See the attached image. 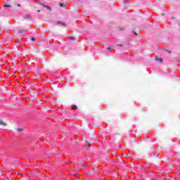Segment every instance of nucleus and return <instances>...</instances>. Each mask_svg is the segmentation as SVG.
<instances>
[{
  "instance_id": "f257e3e1",
  "label": "nucleus",
  "mask_w": 180,
  "mask_h": 180,
  "mask_svg": "<svg viewBox=\"0 0 180 180\" xmlns=\"http://www.w3.org/2000/svg\"><path fill=\"white\" fill-rule=\"evenodd\" d=\"M13 8H15V9H19L20 8V4L18 3H13V5H11Z\"/></svg>"
},
{
  "instance_id": "f03ea898",
  "label": "nucleus",
  "mask_w": 180,
  "mask_h": 180,
  "mask_svg": "<svg viewBox=\"0 0 180 180\" xmlns=\"http://www.w3.org/2000/svg\"><path fill=\"white\" fill-rule=\"evenodd\" d=\"M57 24L58 25H62L63 26H65V27L67 26V24L65 22L58 21Z\"/></svg>"
},
{
  "instance_id": "7ed1b4c3",
  "label": "nucleus",
  "mask_w": 180,
  "mask_h": 180,
  "mask_svg": "<svg viewBox=\"0 0 180 180\" xmlns=\"http://www.w3.org/2000/svg\"><path fill=\"white\" fill-rule=\"evenodd\" d=\"M0 125L6 126V122H4L3 120H0Z\"/></svg>"
},
{
  "instance_id": "20e7f679",
  "label": "nucleus",
  "mask_w": 180,
  "mask_h": 180,
  "mask_svg": "<svg viewBox=\"0 0 180 180\" xmlns=\"http://www.w3.org/2000/svg\"><path fill=\"white\" fill-rule=\"evenodd\" d=\"M155 60L157 61H160V63H162V58L158 57V56H155Z\"/></svg>"
},
{
  "instance_id": "39448f33",
  "label": "nucleus",
  "mask_w": 180,
  "mask_h": 180,
  "mask_svg": "<svg viewBox=\"0 0 180 180\" xmlns=\"http://www.w3.org/2000/svg\"><path fill=\"white\" fill-rule=\"evenodd\" d=\"M3 6H4V8H13V6H12V5H6V4H5Z\"/></svg>"
},
{
  "instance_id": "423d86ee",
  "label": "nucleus",
  "mask_w": 180,
  "mask_h": 180,
  "mask_svg": "<svg viewBox=\"0 0 180 180\" xmlns=\"http://www.w3.org/2000/svg\"><path fill=\"white\" fill-rule=\"evenodd\" d=\"M25 31L23 30H19L17 31V33H18V34H20L23 33Z\"/></svg>"
},
{
  "instance_id": "0eeeda50",
  "label": "nucleus",
  "mask_w": 180,
  "mask_h": 180,
  "mask_svg": "<svg viewBox=\"0 0 180 180\" xmlns=\"http://www.w3.org/2000/svg\"><path fill=\"white\" fill-rule=\"evenodd\" d=\"M118 30H119L120 32H124V28L121 27H118Z\"/></svg>"
},
{
  "instance_id": "6e6552de",
  "label": "nucleus",
  "mask_w": 180,
  "mask_h": 180,
  "mask_svg": "<svg viewBox=\"0 0 180 180\" xmlns=\"http://www.w3.org/2000/svg\"><path fill=\"white\" fill-rule=\"evenodd\" d=\"M25 19H32V15H27L25 17Z\"/></svg>"
},
{
  "instance_id": "1a4fd4ad",
  "label": "nucleus",
  "mask_w": 180,
  "mask_h": 180,
  "mask_svg": "<svg viewBox=\"0 0 180 180\" xmlns=\"http://www.w3.org/2000/svg\"><path fill=\"white\" fill-rule=\"evenodd\" d=\"M17 131H18V133H21V131H23V128H18Z\"/></svg>"
},
{
  "instance_id": "9d476101",
  "label": "nucleus",
  "mask_w": 180,
  "mask_h": 180,
  "mask_svg": "<svg viewBox=\"0 0 180 180\" xmlns=\"http://www.w3.org/2000/svg\"><path fill=\"white\" fill-rule=\"evenodd\" d=\"M72 109H73V110H77V105H72Z\"/></svg>"
},
{
  "instance_id": "9b49d317",
  "label": "nucleus",
  "mask_w": 180,
  "mask_h": 180,
  "mask_svg": "<svg viewBox=\"0 0 180 180\" xmlns=\"http://www.w3.org/2000/svg\"><path fill=\"white\" fill-rule=\"evenodd\" d=\"M60 8H65V4H60Z\"/></svg>"
},
{
  "instance_id": "f8f14e48",
  "label": "nucleus",
  "mask_w": 180,
  "mask_h": 180,
  "mask_svg": "<svg viewBox=\"0 0 180 180\" xmlns=\"http://www.w3.org/2000/svg\"><path fill=\"white\" fill-rule=\"evenodd\" d=\"M45 8L46 9H48L49 11H51V8H50V6H45Z\"/></svg>"
},
{
  "instance_id": "ddd939ff",
  "label": "nucleus",
  "mask_w": 180,
  "mask_h": 180,
  "mask_svg": "<svg viewBox=\"0 0 180 180\" xmlns=\"http://www.w3.org/2000/svg\"><path fill=\"white\" fill-rule=\"evenodd\" d=\"M86 143L88 144L89 147H91V143L88 141H85Z\"/></svg>"
},
{
  "instance_id": "4468645a",
  "label": "nucleus",
  "mask_w": 180,
  "mask_h": 180,
  "mask_svg": "<svg viewBox=\"0 0 180 180\" xmlns=\"http://www.w3.org/2000/svg\"><path fill=\"white\" fill-rule=\"evenodd\" d=\"M70 40H75V37H70Z\"/></svg>"
},
{
  "instance_id": "2eb2a0df",
  "label": "nucleus",
  "mask_w": 180,
  "mask_h": 180,
  "mask_svg": "<svg viewBox=\"0 0 180 180\" xmlns=\"http://www.w3.org/2000/svg\"><path fill=\"white\" fill-rule=\"evenodd\" d=\"M32 41H36V38H31Z\"/></svg>"
},
{
  "instance_id": "dca6fc26",
  "label": "nucleus",
  "mask_w": 180,
  "mask_h": 180,
  "mask_svg": "<svg viewBox=\"0 0 180 180\" xmlns=\"http://www.w3.org/2000/svg\"><path fill=\"white\" fill-rule=\"evenodd\" d=\"M134 34H135V36H137V34H139V32H134Z\"/></svg>"
},
{
  "instance_id": "f3484780",
  "label": "nucleus",
  "mask_w": 180,
  "mask_h": 180,
  "mask_svg": "<svg viewBox=\"0 0 180 180\" xmlns=\"http://www.w3.org/2000/svg\"><path fill=\"white\" fill-rule=\"evenodd\" d=\"M117 46H123L122 44H118Z\"/></svg>"
},
{
  "instance_id": "a211bd4d",
  "label": "nucleus",
  "mask_w": 180,
  "mask_h": 180,
  "mask_svg": "<svg viewBox=\"0 0 180 180\" xmlns=\"http://www.w3.org/2000/svg\"><path fill=\"white\" fill-rule=\"evenodd\" d=\"M107 50H110V48H109V47H108V48H107Z\"/></svg>"
},
{
  "instance_id": "6ab92c4d",
  "label": "nucleus",
  "mask_w": 180,
  "mask_h": 180,
  "mask_svg": "<svg viewBox=\"0 0 180 180\" xmlns=\"http://www.w3.org/2000/svg\"><path fill=\"white\" fill-rule=\"evenodd\" d=\"M38 12H40V10H38Z\"/></svg>"
}]
</instances>
